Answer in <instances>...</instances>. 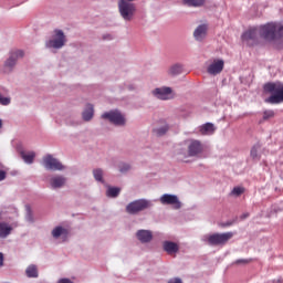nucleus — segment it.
<instances>
[{
  "label": "nucleus",
  "mask_w": 283,
  "mask_h": 283,
  "mask_svg": "<svg viewBox=\"0 0 283 283\" xmlns=\"http://www.w3.org/2000/svg\"><path fill=\"white\" fill-rule=\"evenodd\" d=\"M180 112H185V108H180Z\"/></svg>",
  "instance_id": "nucleus-44"
},
{
  "label": "nucleus",
  "mask_w": 283,
  "mask_h": 283,
  "mask_svg": "<svg viewBox=\"0 0 283 283\" xmlns=\"http://www.w3.org/2000/svg\"><path fill=\"white\" fill-rule=\"evenodd\" d=\"M226 227H231V223L226 224Z\"/></svg>",
  "instance_id": "nucleus-43"
},
{
  "label": "nucleus",
  "mask_w": 283,
  "mask_h": 283,
  "mask_svg": "<svg viewBox=\"0 0 283 283\" xmlns=\"http://www.w3.org/2000/svg\"><path fill=\"white\" fill-rule=\"evenodd\" d=\"M168 283H178V277H175V279L168 281Z\"/></svg>",
  "instance_id": "nucleus-39"
},
{
  "label": "nucleus",
  "mask_w": 283,
  "mask_h": 283,
  "mask_svg": "<svg viewBox=\"0 0 283 283\" xmlns=\"http://www.w3.org/2000/svg\"><path fill=\"white\" fill-rule=\"evenodd\" d=\"M102 118L109 120V123H113V125H125V116H123V114H120L118 111L104 113Z\"/></svg>",
  "instance_id": "nucleus-10"
},
{
  "label": "nucleus",
  "mask_w": 283,
  "mask_h": 283,
  "mask_svg": "<svg viewBox=\"0 0 283 283\" xmlns=\"http://www.w3.org/2000/svg\"><path fill=\"white\" fill-rule=\"evenodd\" d=\"M118 10L124 21H132L134 14H136V4L132 3L129 0H119Z\"/></svg>",
  "instance_id": "nucleus-4"
},
{
  "label": "nucleus",
  "mask_w": 283,
  "mask_h": 283,
  "mask_svg": "<svg viewBox=\"0 0 283 283\" xmlns=\"http://www.w3.org/2000/svg\"><path fill=\"white\" fill-rule=\"evenodd\" d=\"M0 266H3V253L0 252Z\"/></svg>",
  "instance_id": "nucleus-38"
},
{
  "label": "nucleus",
  "mask_w": 283,
  "mask_h": 283,
  "mask_svg": "<svg viewBox=\"0 0 283 283\" xmlns=\"http://www.w3.org/2000/svg\"><path fill=\"white\" fill-rule=\"evenodd\" d=\"M3 127V122L0 119V129Z\"/></svg>",
  "instance_id": "nucleus-40"
},
{
  "label": "nucleus",
  "mask_w": 283,
  "mask_h": 283,
  "mask_svg": "<svg viewBox=\"0 0 283 283\" xmlns=\"http://www.w3.org/2000/svg\"><path fill=\"white\" fill-rule=\"evenodd\" d=\"M178 283H182V280L178 279Z\"/></svg>",
  "instance_id": "nucleus-42"
},
{
  "label": "nucleus",
  "mask_w": 283,
  "mask_h": 283,
  "mask_svg": "<svg viewBox=\"0 0 283 283\" xmlns=\"http://www.w3.org/2000/svg\"><path fill=\"white\" fill-rule=\"evenodd\" d=\"M0 104L1 105H10V98L9 97H0Z\"/></svg>",
  "instance_id": "nucleus-34"
},
{
  "label": "nucleus",
  "mask_w": 283,
  "mask_h": 283,
  "mask_svg": "<svg viewBox=\"0 0 283 283\" xmlns=\"http://www.w3.org/2000/svg\"><path fill=\"white\" fill-rule=\"evenodd\" d=\"M184 163H189V160L185 159Z\"/></svg>",
  "instance_id": "nucleus-45"
},
{
  "label": "nucleus",
  "mask_w": 283,
  "mask_h": 283,
  "mask_svg": "<svg viewBox=\"0 0 283 283\" xmlns=\"http://www.w3.org/2000/svg\"><path fill=\"white\" fill-rule=\"evenodd\" d=\"M198 132L200 136H213L216 134V125L213 123H206L199 126Z\"/></svg>",
  "instance_id": "nucleus-13"
},
{
  "label": "nucleus",
  "mask_w": 283,
  "mask_h": 283,
  "mask_svg": "<svg viewBox=\"0 0 283 283\" xmlns=\"http://www.w3.org/2000/svg\"><path fill=\"white\" fill-rule=\"evenodd\" d=\"M182 3L190 8H202V6H205V0H182Z\"/></svg>",
  "instance_id": "nucleus-23"
},
{
  "label": "nucleus",
  "mask_w": 283,
  "mask_h": 283,
  "mask_svg": "<svg viewBox=\"0 0 283 283\" xmlns=\"http://www.w3.org/2000/svg\"><path fill=\"white\" fill-rule=\"evenodd\" d=\"M205 151V145L198 139H190L188 144V156L189 158H200Z\"/></svg>",
  "instance_id": "nucleus-7"
},
{
  "label": "nucleus",
  "mask_w": 283,
  "mask_h": 283,
  "mask_svg": "<svg viewBox=\"0 0 283 283\" xmlns=\"http://www.w3.org/2000/svg\"><path fill=\"white\" fill-rule=\"evenodd\" d=\"M169 76H176L178 74V64H174L168 70Z\"/></svg>",
  "instance_id": "nucleus-31"
},
{
  "label": "nucleus",
  "mask_w": 283,
  "mask_h": 283,
  "mask_svg": "<svg viewBox=\"0 0 283 283\" xmlns=\"http://www.w3.org/2000/svg\"><path fill=\"white\" fill-rule=\"evenodd\" d=\"M130 167H129V164H120L119 165V171L122 174H125V171H129Z\"/></svg>",
  "instance_id": "nucleus-33"
},
{
  "label": "nucleus",
  "mask_w": 283,
  "mask_h": 283,
  "mask_svg": "<svg viewBox=\"0 0 283 283\" xmlns=\"http://www.w3.org/2000/svg\"><path fill=\"white\" fill-rule=\"evenodd\" d=\"M151 238H154V235L151 234V231L148 230H139L137 232V239L142 242H151Z\"/></svg>",
  "instance_id": "nucleus-17"
},
{
  "label": "nucleus",
  "mask_w": 283,
  "mask_h": 283,
  "mask_svg": "<svg viewBox=\"0 0 283 283\" xmlns=\"http://www.w3.org/2000/svg\"><path fill=\"white\" fill-rule=\"evenodd\" d=\"M27 277H39V268L35 264H31L25 270Z\"/></svg>",
  "instance_id": "nucleus-22"
},
{
  "label": "nucleus",
  "mask_w": 283,
  "mask_h": 283,
  "mask_svg": "<svg viewBox=\"0 0 283 283\" xmlns=\"http://www.w3.org/2000/svg\"><path fill=\"white\" fill-rule=\"evenodd\" d=\"M93 176L97 182H104L103 180V170L102 169H95L93 170Z\"/></svg>",
  "instance_id": "nucleus-28"
},
{
  "label": "nucleus",
  "mask_w": 283,
  "mask_h": 283,
  "mask_svg": "<svg viewBox=\"0 0 283 283\" xmlns=\"http://www.w3.org/2000/svg\"><path fill=\"white\" fill-rule=\"evenodd\" d=\"M12 233V227L6 222H0V238H8Z\"/></svg>",
  "instance_id": "nucleus-20"
},
{
  "label": "nucleus",
  "mask_w": 283,
  "mask_h": 283,
  "mask_svg": "<svg viewBox=\"0 0 283 283\" xmlns=\"http://www.w3.org/2000/svg\"><path fill=\"white\" fill-rule=\"evenodd\" d=\"M66 182L67 178L61 175L54 176L50 179V185L52 189H61V187H65Z\"/></svg>",
  "instance_id": "nucleus-15"
},
{
  "label": "nucleus",
  "mask_w": 283,
  "mask_h": 283,
  "mask_svg": "<svg viewBox=\"0 0 283 283\" xmlns=\"http://www.w3.org/2000/svg\"><path fill=\"white\" fill-rule=\"evenodd\" d=\"M234 264L239 266H247V264H251V259H239L234 262Z\"/></svg>",
  "instance_id": "nucleus-30"
},
{
  "label": "nucleus",
  "mask_w": 283,
  "mask_h": 283,
  "mask_svg": "<svg viewBox=\"0 0 283 283\" xmlns=\"http://www.w3.org/2000/svg\"><path fill=\"white\" fill-rule=\"evenodd\" d=\"M233 238V232L208 233L201 237V242L208 247H224Z\"/></svg>",
  "instance_id": "nucleus-3"
},
{
  "label": "nucleus",
  "mask_w": 283,
  "mask_h": 283,
  "mask_svg": "<svg viewBox=\"0 0 283 283\" xmlns=\"http://www.w3.org/2000/svg\"><path fill=\"white\" fill-rule=\"evenodd\" d=\"M178 207L180 208V202H178Z\"/></svg>",
  "instance_id": "nucleus-46"
},
{
  "label": "nucleus",
  "mask_w": 283,
  "mask_h": 283,
  "mask_svg": "<svg viewBox=\"0 0 283 283\" xmlns=\"http://www.w3.org/2000/svg\"><path fill=\"white\" fill-rule=\"evenodd\" d=\"M224 70V61L223 60H214L207 69L208 74L216 76L220 74Z\"/></svg>",
  "instance_id": "nucleus-12"
},
{
  "label": "nucleus",
  "mask_w": 283,
  "mask_h": 283,
  "mask_svg": "<svg viewBox=\"0 0 283 283\" xmlns=\"http://www.w3.org/2000/svg\"><path fill=\"white\" fill-rule=\"evenodd\" d=\"M57 283H72L70 279H61Z\"/></svg>",
  "instance_id": "nucleus-37"
},
{
  "label": "nucleus",
  "mask_w": 283,
  "mask_h": 283,
  "mask_svg": "<svg viewBox=\"0 0 283 283\" xmlns=\"http://www.w3.org/2000/svg\"><path fill=\"white\" fill-rule=\"evenodd\" d=\"M178 67H179V72H180V67H181V66L179 65Z\"/></svg>",
  "instance_id": "nucleus-47"
},
{
  "label": "nucleus",
  "mask_w": 283,
  "mask_h": 283,
  "mask_svg": "<svg viewBox=\"0 0 283 283\" xmlns=\"http://www.w3.org/2000/svg\"><path fill=\"white\" fill-rule=\"evenodd\" d=\"M153 95L159 101H171L174 98V90L169 86L158 87L153 91Z\"/></svg>",
  "instance_id": "nucleus-9"
},
{
  "label": "nucleus",
  "mask_w": 283,
  "mask_h": 283,
  "mask_svg": "<svg viewBox=\"0 0 283 283\" xmlns=\"http://www.w3.org/2000/svg\"><path fill=\"white\" fill-rule=\"evenodd\" d=\"M244 193V188L242 187H234L231 191V196H242Z\"/></svg>",
  "instance_id": "nucleus-29"
},
{
  "label": "nucleus",
  "mask_w": 283,
  "mask_h": 283,
  "mask_svg": "<svg viewBox=\"0 0 283 283\" xmlns=\"http://www.w3.org/2000/svg\"><path fill=\"white\" fill-rule=\"evenodd\" d=\"M67 233V230H65L63 227H56L52 231L53 238H61V235H65Z\"/></svg>",
  "instance_id": "nucleus-27"
},
{
  "label": "nucleus",
  "mask_w": 283,
  "mask_h": 283,
  "mask_svg": "<svg viewBox=\"0 0 283 283\" xmlns=\"http://www.w3.org/2000/svg\"><path fill=\"white\" fill-rule=\"evenodd\" d=\"M82 116L84 120H92V118H94V106L92 104H88L84 109Z\"/></svg>",
  "instance_id": "nucleus-21"
},
{
  "label": "nucleus",
  "mask_w": 283,
  "mask_h": 283,
  "mask_svg": "<svg viewBox=\"0 0 283 283\" xmlns=\"http://www.w3.org/2000/svg\"><path fill=\"white\" fill-rule=\"evenodd\" d=\"M42 165L50 171H63V169H65V166H63V164H61V161H59V159L54 158L52 155L44 156L42 159Z\"/></svg>",
  "instance_id": "nucleus-6"
},
{
  "label": "nucleus",
  "mask_w": 283,
  "mask_h": 283,
  "mask_svg": "<svg viewBox=\"0 0 283 283\" xmlns=\"http://www.w3.org/2000/svg\"><path fill=\"white\" fill-rule=\"evenodd\" d=\"M1 180H6V171L0 170V182Z\"/></svg>",
  "instance_id": "nucleus-35"
},
{
  "label": "nucleus",
  "mask_w": 283,
  "mask_h": 283,
  "mask_svg": "<svg viewBox=\"0 0 283 283\" xmlns=\"http://www.w3.org/2000/svg\"><path fill=\"white\" fill-rule=\"evenodd\" d=\"M164 250L171 255L172 253H176L178 251V244L171 241H165L164 242Z\"/></svg>",
  "instance_id": "nucleus-19"
},
{
  "label": "nucleus",
  "mask_w": 283,
  "mask_h": 283,
  "mask_svg": "<svg viewBox=\"0 0 283 283\" xmlns=\"http://www.w3.org/2000/svg\"><path fill=\"white\" fill-rule=\"evenodd\" d=\"M209 30V27L207 24H200L198 25L193 31V36L197 41H205L207 39V31Z\"/></svg>",
  "instance_id": "nucleus-14"
},
{
  "label": "nucleus",
  "mask_w": 283,
  "mask_h": 283,
  "mask_svg": "<svg viewBox=\"0 0 283 283\" xmlns=\"http://www.w3.org/2000/svg\"><path fill=\"white\" fill-rule=\"evenodd\" d=\"M275 116V112L273 111H265L263 113V120H269V118H273Z\"/></svg>",
  "instance_id": "nucleus-32"
},
{
  "label": "nucleus",
  "mask_w": 283,
  "mask_h": 283,
  "mask_svg": "<svg viewBox=\"0 0 283 283\" xmlns=\"http://www.w3.org/2000/svg\"><path fill=\"white\" fill-rule=\"evenodd\" d=\"M258 32L265 41H277L283 36V23L270 22L261 27L250 28L242 34V41H258Z\"/></svg>",
  "instance_id": "nucleus-1"
},
{
  "label": "nucleus",
  "mask_w": 283,
  "mask_h": 283,
  "mask_svg": "<svg viewBox=\"0 0 283 283\" xmlns=\"http://www.w3.org/2000/svg\"><path fill=\"white\" fill-rule=\"evenodd\" d=\"M20 156L24 160V163H27V165H32V163H34V158H36V154L34 151H21Z\"/></svg>",
  "instance_id": "nucleus-18"
},
{
  "label": "nucleus",
  "mask_w": 283,
  "mask_h": 283,
  "mask_svg": "<svg viewBox=\"0 0 283 283\" xmlns=\"http://www.w3.org/2000/svg\"><path fill=\"white\" fill-rule=\"evenodd\" d=\"M181 116H189V111H187L186 115H182V114H181Z\"/></svg>",
  "instance_id": "nucleus-41"
},
{
  "label": "nucleus",
  "mask_w": 283,
  "mask_h": 283,
  "mask_svg": "<svg viewBox=\"0 0 283 283\" xmlns=\"http://www.w3.org/2000/svg\"><path fill=\"white\" fill-rule=\"evenodd\" d=\"M151 201L147 199H139L132 201L126 206V212L130 216H136V213H140V211H145L146 209H150Z\"/></svg>",
  "instance_id": "nucleus-5"
},
{
  "label": "nucleus",
  "mask_w": 283,
  "mask_h": 283,
  "mask_svg": "<svg viewBox=\"0 0 283 283\" xmlns=\"http://www.w3.org/2000/svg\"><path fill=\"white\" fill-rule=\"evenodd\" d=\"M159 200L161 205H178V196L176 195H164Z\"/></svg>",
  "instance_id": "nucleus-16"
},
{
  "label": "nucleus",
  "mask_w": 283,
  "mask_h": 283,
  "mask_svg": "<svg viewBox=\"0 0 283 283\" xmlns=\"http://www.w3.org/2000/svg\"><path fill=\"white\" fill-rule=\"evenodd\" d=\"M23 56H25V53L21 50L11 51L9 59L4 62V67L12 70V67L17 65V61H19V59H23Z\"/></svg>",
  "instance_id": "nucleus-11"
},
{
  "label": "nucleus",
  "mask_w": 283,
  "mask_h": 283,
  "mask_svg": "<svg viewBox=\"0 0 283 283\" xmlns=\"http://www.w3.org/2000/svg\"><path fill=\"white\" fill-rule=\"evenodd\" d=\"M54 39L49 40L46 42V48H53L54 50H61L65 43H67V39L65 38V33L61 30L54 31Z\"/></svg>",
  "instance_id": "nucleus-8"
},
{
  "label": "nucleus",
  "mask_w": 283,
  "mask_h": 283,
  "mask_svg": "<svg viewBox=\"0 0 283 283\" xmlns=\"http://www.w3.org/2000/svg\"><path fill=\"white\" fill-rule=\"evenodd\" d=\"M249 212H244L243 214L240 216V220H247L249 218Z\"/></svg>",
  "instance_id": "nucleus-36"
},
{
  "label": "nucleus",
  "mask_w": 283,
  "mask_h": 283,
  "mask_svg": "<svg viewBox=\"0 0 283 283\" xmlns=\"http://www.w3.org/2000/svg\"><path fill=\"white\" fill-rule=\"evenodd\" d=\"M260 149H262V146H260V144H256L251 148L250 156L252 160H260Z\"/></svg>",
  "instance_id": "nucleus-24"
},
{
  "label": "nucleus",
  "mask_w": 283,
  "mask_h": 283,
  "mask_svg": "<svg viewBox=\"0 0 283 283\" xmlns=\"http://www.w3.org/2000/svg\"><path fill=\"white\" fill-rule=\"evenodd\" d=\"M118 193H120V188L116 187H109L106 191V196H108V198H117Z\"/></svg>",
  "instance_id": "nucleus-26"
},
{
  "label": "nucleus",
  "mask_w": 283,
  "mask_h": 283,
  "mask_svg": "<svg viewBox=\"0 0 283 283\" xmlns=\"http://www.w3.org/2000/svg\"><path fill=\"white\" fill-rule=\"evenodd\" d=\"M265 94H272L265 98V103L270 105H280L283 103V83L282 82H269L263 86Z\"/></svg>",
  "instance_id": "nucleus-2"
},
{
  "label": "nucleus",
  "mask_w": 283,
  "mask_h": 283,
  "mask_svg": "<svg viewBox=\"0 0 283 283\" xmlns=\"http://www.w3.org/2000/svg\"><path fill=\"white\" fill-rule=\"evenodd\" d=\"M167 132H169V125L165 124L161 127H157L153 129V133L155 134V136H165V134H167Z\"/></svg>",
  "instance_id": "nucleus-25"
}]
</instances>
